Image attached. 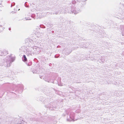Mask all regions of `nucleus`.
<instances>
[{
    "label": "nucleus",
    "mask_w": 124,
    "mask_h": 124,
    "mask_svg": "<svg viewBox=\"0 0 124 124\" xmlns=\"http://www.w3.org/2000/svg\"><path fill=\"white\" fill-rule=\"evenodd\" d=\"M53 31H52V32H53Z\"/></svg>",
    "instance_id": "obj_19"
},
{
    "label": "nucleus",
    "mask_w": 124,
    "mask_h": 124,
    "mask_svg": "<svg viewBox=\"0 0 124 124\" xmlns=\"http://www.w3.org/2000/svg\"><path fill=\"white\" fill-rule=\"evenodd\" d=\"M22 60L23 61L25 62L27 60V59L25 55H23L22 58Z\"/></svg>",
    "instance_id": "obj_4"
},
{
    "label": "nucleus",
    "mask_w": 124,
    "mask_h": 124,
    "mask_svg": "<svg viewBox=\"0 0 124 124\" xmlns=\"http://www.w3.org/2000/svg\"><path fill=\"white\" fill-rule=\"evenodd\" d=\"M37 48H37L36 47H35L32 48V50L33 51L35 52V53L36 52V51Z\"/></svg>",
    "instance_id": "obj_6"
},
{
    "label": "nucleus",
    "mask_w": 124,
    "mask_h": 124,
    "mask_svg": "<svg viewBox=\"0 0 124 124\" xmlns=\"http://www.w3.org/2000/svg\"><path fill=\"white\" fill-rule=\"evenodd\" d=\"M40 27L45 28V27L43 25H40Z\"/></svg>",
    "instance_id": "obj_8"
},
{
    "label": "nucleus",
    "mask_w": 124,
    "mask_h": 124,
    "mask_svg": "<svg viewBox=\"0 0 124 124\" xmlns=\"http://www.w3.org/2000/svg\"><path fill=\"white\" fill-rule=\"evenodd\" d=\"M53 31H52V32H53Z\"/></svg>",
    "instance_id": "obj_18"
},
{
    "label": "nucleus",
    "mask_w": 124,
    "mask_h": 124,
    "mask_svg": "<svg viewBox=\"0 0 124 124\" xmlns=\"http://www.w3.org/2000/svg\"><path fill=\"white\" fill-rule=\"evenodd\" d=\"M6 60H7L6 66L8 67L10 66L11 63L14 60V59L13 58H12L10 56H9L8 57H7Z\"/></svg>",
    "instance_id": "obj_3"
},
{
    "label": "nucleus",
    "mask_w": 124,
    "mask_h": 124,
    "mask_svg": "<svg viewBox=\"0 0 124 124\" xmlns=\"http://www.w3.org/2000/svg\"><path fill=\"white\" fill-rule=\"evenodd\" d=\"M13 5H14V4H13Z\"/></svg>",
    "instance_id": "obj_23"
},
{
    "label": "nucleus",
    "mask_w": 124,
    "mask_h": 124,
    "mask_svg": "<svg viewBox=\"0 0 124 124\" xmlns=\"http://www.w3.org/2000/svg\"><path fill=\"white\" fill-rule=\"evenodd\" d=\"M31 19L30 18H29L28 19H26V20H31Z\"/></svg>",
    "instance_id": "obj_11"
},
{
    "label": "nucleus",
    "mask_w": 124,
    "mask_h": 124,
    "mask_svg": "<svg viewBox=\"0 0 124 124\" xmlns=\"http://www.w3.org/2000/svg\"><path fill=\"white\" fill-rule=\"evenodd\" d=\"M32 47H29L26 49V54L28 56L32 55L35 53V52L32 50Z\"/></svg>",
    "instance_id": "obj_2"
},
{
    "label": "nucleus",
    "mask_w": 124,
    "mask_h": 124,
    "mask_svg": "<svg viewBox=\"0 0 124 124\" xmlns=\"http://www.w3.org/2000/svg\"><path fill=\"white\" fill-rule=\"evenodd\" d=\"M45 81H47L46 80H45ZM47 82H49V81H47Z\"/></svg>",
    "instance_id": "obj_14"
},
{
    "label": "nucleus",
    "mask_w": 124,
    "mask_h": 124,
    "mask_svg": "<svg viewBox=\"0 0 124 124\" xmlns=\"http://www.w3.org/2000/svg\"><path fill=\"white\" fill-rule=\"evenodd\" d=\"M59 12L58 11H57V12H55V13H53V14H58Z\"/></svg>",
    "instance_id": "obj_9"
},
{
    "label": "nucleus",
    "mask_w": 124,
    "mask_h": 124,
    "mask_svg": "<svg viewBox=\"0 0 124 124\" xmlns=\"http://www.w3.org/2000/svg\"><path fill=\"white\" fill-rule=\"evenodd\" d=\"M55 58H56V56H55Z\"/></svg>",
    "instance_id": "obj_15"
},
{
    "label": "nucleus",
    "mask_w": 124,
    "mask_h": 124,
    "mask_svg": "<svg viewBox=\"0 0 124 124\" xmlns=\"http://www.w3.org/2000/svg\"><path fill=\"white\" fill-rule=\"evenodd\" d=\"M31 17L33 18H34V19H35V18H34V17L33 16V15H32V16H31Z\"/></svg>",
    "instance_id": "obj_12"
},
{
    "label": "nucleus",
    "mask_w": 124,
    "mask_h": 124,
    "mask_svg": "<svg viewBox=\"0 0 124 124\" xmlns=\"http://www.w3.org/2000/svg\"><path fill=\"white\" fill-rule=\"evenodd\" d=\"M26 2H25V4H26Z\"/></svg>",
    "instance_id": "obj_20"
},
{
    "label": "nucleus",
    "mask_w": 124,
    "mask_h": 124,
    "mask_svg": "<svg viewBox=\"0 0 124 124\" xmlns=\"http://www.w3.org/2000/svg\"><path fill=\"white\" fill-rule=\"evenodd\" d=\"M26 2H25V4H26Z\"/></svg>",
    "instance_id": "obj_21"
},
{
    "label": "nucleus",
    "mask_w": 124,
    "mask_h": 124,
    "mask_svg": "<svg viewBox=\"0 0 124 124\" xmlns=\"http://www.w3.org/2000/svg\"><path fill=\"white\" fill-rule=\"evenodd\" d=\"M67 120L69 121H71L74 119V114L73 112H70L67 114Z\"/></svg>",
    "instance_id": "obj_1"
},
{
    "label": "nucleus",
    "mask_w": 124,
    "mask_h": 124,
    "mask_svg": "<svg viewBox=\"0 0 124 124\" xmlns=\"http://www.w3.org/2000/svg\"><path fill=\"white\" fill-rule=\"evenodd\" d=\"M86 59L87 60H88V59L87 58V59L86 58Z\"/></svg>",
    "instance_id": "obj_16"
},
{
    "label": "nucleus",
    "mask_w": 124,
    "mask_h": 124,
    "mask_svg": "<svg viewBox=\"0 0 124 124\" xmlns=\"http://www.w3.org/2000/svg\"><path fill=\"white\" fill-rule=\"evenodd\" d=\"M32 42H33V43H31V44H32V46H34L35 45V44L36 43V42H33V41H32Z\"/></svg>",
    "instance_id": "obj_7"
},
{
    "label": "nucleus",
    "mask_w": 124,
    "mask_h": 124,
    "mask_svg": "<svg viewBox=\"0 0 124 124\" xmlns=\"http://www.w3.org/2000/svg\"><path fill=\"white\" fill-rule=\"evenodd\" d=\"M12 6V5H11V7Z\"/></svg>",
    "instance_id": "obj_17"
},
{
    "label": "nucleus",
    "mask_w": 124,
    "mask_h": 124,
    "mask_svg": "<svg viewBox=\"0 0 124 124\" xmlns=\"http://www.w3.org/2000/svg\"><path fill=\"white\" fill-rule=\"evenodd\" d=\"M17 124H22V122H19L18 123H17Z\"/></svg>",
    "instance_id": "obj_10"
},
{
    "label": "nucleus",
    "mask_w": 124,
    "mask_h": 124,
    "mask_svg": "<svg viewBox=\"0 0 124 124\" xmlns=\"http://www.w3.org/2000/svg\"><path fill=\"white\" fill-rule=\"evenodd\" d=\"M13 5H14V4H13Z\"/></svg>",
    "instance_id": "obj_22"
},
{
    "label": "nucleus",
    "mask_w": 124,
    "mask_h": 124,
    "mask_svg": "<svg viewBox=\"0 0 124 124\" xmlns=\"http://www.w3.org/2000/svg\"><path fill=\"white\" fill-rule=\"evenodd\" d=\"M80 11L79 10L76 11V10H74L72 9L71 10V12L72 13H74L75 14H77V13H78L79 12H80Z\"/></svg>",
    "instance_id": "obj_5"
},
{
    "label": "nucleus",
    "mask_w": 124,
    "mask_h": 124,
    "mask_svg": "<svg viewBox=\"0 0 124 124\" xmlns=\"http://www.w3.org/2000/svg\"><path fill=\"white\" fill-rule=\"evenodd\" d=\"M9 30H11V28H9Z\"/></svg>",
    "instance_id": "obj_13"
}]
</instances>
